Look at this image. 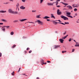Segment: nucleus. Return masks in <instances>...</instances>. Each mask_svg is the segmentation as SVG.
<instances>
[{"label":"nucleus","mask_w":79,"mask_h":79,"mask_svg":"<svg viewBox=\"0 0 79 79\" xmlns=\"http://www.w3.org/2000/svg\"><path fill=\"white\" fill-rule=\"evenodd\" d=\"M53 10H55V8L54 7H53Z\"/></svg>","instance_id":"nucleus-54"},{"label":"nucleus","mask_w":79,"mask_h":79,"mask_svg":"<svg viewBox=\"0 0 79 79\" xmlns=\"http://www.w3.org/2000/svg\"><path fill=\"white\" fill-rule=\"evenodd\" d=\"M28 23H32L33 24H34V23H33V22H28Z\"/></svg>","instance_id":"nucleus-39"},{"label":"nucleus","mask_w":79,"mask_h":79,"mask_svg":"<svg viewBox=\"0 0 79 79\" xmlns=\"http://www.w3.org/2000/svg\"><path fill=\"white\" fill-rule=\"evenodd\" d=\"M57 7H60V6H56Z\"/></svg>","instance_id":"nucleus-53"},{"label":"nucleus","mask_w":79,"mask_h":79,"mask_svg":"<svg viewBox=\"0 0 79 79\" xmlns=\"http://www.w3.org/2000/svg\"><path fill=\"white\" fill-rule=\"evenodd\" d=\"M17 9H18V7H17L16 8V10L17 11Z\"/></svg>","instance_id":"nucleus-59"},{"label":"nucleus","mask_w":79,"mask_h":79,"mask_svg":"<svg viewBox=\"0 0 79 79\" xmlns=\"http://www.w3.org/2000/svg\"><path fill=\"white\" fill-rule=\"evenodd\" d=\"M75 47H79V44H75Z\"/></svg>","instance_id":"nucleus-28"},{"label":"nucleus","mask_w":79,"mask_h":79,"mask_svg":"<svg viewBox=\"0 0 79 79\" xmlns=\"http://www.w3.org/2000/svg\"><path fill=\"white\" fill-rule=\"evenodd\" d=\"M14 11H13L12 9H9L8 10V12L9 13H11L12 14H13Z\"/></svg>","instance_id":"nucleus-5"},{"label":"nucleus","mask_w":79,"mask_h":79,"mask_svg":"<svg viewBox=\"0 0 79 79\" xmlns=\"http://www.w3.org/2000/svg\"><path fill=\"white\" fill-rule=\"evenodd\" d=\"M6 11H3V10L0 11V13H6Z\"/></svg>","instance_id":"nucleus-17"},{"label":"nucleus","mask_w":79,"mask_h":79,"mask_svg":"<svg viewBox=\"0 0 79 79\" xmlns=\"http://www.w3.org/2000/svg\"><path fill=\"white\" fill-rule=\"evenodd\" d=\"M66 16H68V17H69V18H73V17L72 16L69 15H71V13L70 12H67L66 13Z\"/></svg>","instance_id":"nucleus-2"},{"label":"nucleus","mask_w":79,"mask_h":79,"mask_svg":"<svg viewBox=\"0 0 79 79\" xmlns=\"http://www.w3.org/2000/svg\"><path fill=\"white\" fill-rule=\"evenodd\" d=\"M55 21H59V22H60V23L61 22V21L60 20H56Z\"/></svg>","instance_id":"nucleus-32"},{"label":"nucleus","mask_w":79,"mask_h":79,"mask_svg":"<svg viewBox=\"0 0 79 79\" xmlns=\"http://www.w3.org/2000/svg\"><path fill=\"white\" fill-rule=\"evenodd\" d=\"M59 47H60V45H55L54 46V48L56 49V48H58Z\"/></svg>","instance_id":"nucleus-10"},{"label":"nucleus","mask_w":79,"mask_h":79,"mask_svg":"<svg viewBox=\"0 0 79 79\" xmlns=\"http://www.w3.org/2000/svg\"><path fill=\"white\" fill-rule=\"evenodd\" d=\"M43 19H47L48 18H50V17L47 16H45L44 17H43Z\"/></svg>","instance_id":"nucleus-14"},{"label":"nucleus","mask_w":79,"mask_h":79,"mask_svg":"<svg viewBox=\"0 0 79 79\" xmlns=\"http://www.w3.org/2000/svg\"><path fill=\"white\" fill-rule=\"evenodd\" d=\"M41 61L42 63H44V60H41Z\"/></svg>","instance_id":"nucleus-50"},{"label":"nucleus","mask_w":79,"mask_h":79,"mask_svg":"<svg viewBox=\"0 0 79 79\" xmlns=\"http://www.w3.org/2000/svg\"><path fill=\"white\" fill-rule=\"evenodd\" d=\"M77 23H79V22L77 21Z\"/></svg>","instance_id":"nucleus-60"},{"label":"nucleus","mask_w":79,"mask_h":79,"mask_svg":"<svg viewBox=\"0 0 79 79\" xmlns=\"http://www.w3.org/2000/svg\"><path fill=\"white\" fill-rule=\"evenodd\" d=\"M51 18H53L54 19H55V16H54L53 14H51Z\"/></svg>","instance_id":"nucleus-13"},{"label":"nucleus","mask_w":79,"mask_h":79,"mask_svg":"<svg viewBox=\"0 0 79 79\" xmlns=\"http://www.w3.org/2000/svg\"><path fill=\"white\" fill-rule=\"evenodd\" d=\"M18 22V20H15L13 21V23H17Z\"/></svg>","instance_id":"nucleus-24"},{"label":"nucleus","mask_w":79,"mask_h":79,"mask_svg":"<svg viewBox=\"0 0 79 79\" xmlns=\"http://www.w3.org/2000/svg\"><path fill=\"white\" fill-rule=\"evenodd\" d=\"M16 45H14L13 46L11 47L12 48H15V47H16Z\"/></svg>","instance_id":"nucleus-23"},{"label":"nucleus","mask_w":79,"mask_h":79,"mask_svg":"<svg viewBox=\"0 0 79 79\" xmlns=\"http://www.w3.org/2000/svg\"><path fill=\"white\" fill-rule=\"evenodd\" d=\"M75 16H77V13H75Z\"/></svg>","instance_id":"nucleus-49"},{"label":"nucleus","mask_w":79,"mask_h":79,"mask_svg":"<svg viewBox=\"0 0 79 79\" xmlns=\"http://www.w3.org/2000/svg\"><path fill=\"white\" fill-rule=\"evenodd\" d=\"M68 8H69V10H73V7L71 6H67Z\"/></svg>","instance_id":"nucleus-9"},{"label":"nucleus","mask_w":79,"mask_h":79,"mask_svg":"<svg viewBox=\"0 0 79 79\" xmlns=\"http://www.w3.org/2000/svg\"><path fill=\"white\" fill-rule=\"evenodd\" d=\"M31 52H32V51L30 50L29 52V53H31Z\"/></svg>","instance_id":"nucleus-42"},{"label":"nucleus","mask_w":79,"mask_h":79,"mask_svg":"<svg viewBox=\"0 0 79 79\" xmlns=\"http://www.w3.org/2000/svg\"><path fill=\"white\" fill-rule=\"evenodd\" d=\"M68 35H67L66 36H64L63 38V39H66V37H68Z\"/></svg>","instance_id":"nucleus-21"},{"label":"nucleus","mask_w":79,"mask_h":79,"mask_svg":"<svg viewBox=\"0 0 79 79\" xmlns=\"http://www.w3.org/2000/svg\"><path fill=\"white\" fill-rule=\"evenodd\" d=\"M58 2H60V0H57Z\"/></svg>","instance_id":"nucleus-62"},{"label":"nucleus","mask_w":79,"mask_h":79,"mask_svg":"<svg viewBox=\"0 0 79 79\" xmlns=\"http://www.w3.org/2000/svg\"><path fill=\"white\" fill-rule=\"evenodd\" d=\"M66 52V51H63L62 52V53H65Z\"/></svg>","instance_id":"nucleus-27"},{"label":"nucleus","mask_w":79,"mask_h":79,"mask_svg":"<svg viewBox=\"0 0 79 79\" xmlns=\"http://www.w3.org/2000/svg\"><path fill=\"white\" fill-rule=\"evenodd\" d=\"M40 15H39L36 16V18H40Z\"/></svg>","instance_id":"nucleus-20"},{"label":"nucleus","mask_w":79,"mask_h":79,"mask_svg":"<svg viewBox=\"0 0 79 79\" xmlns=\"http://www.w3.org/2000/svg\"><path fill=\"white\" fill-rule=\"evenodd\" d=\"M9 1H10V2H12V1H13L14 0H8Z\"/></svg>","instance_id":"nucleus-52"},{"label":"nucleus","mask_w":79,"mask_h":79,"mask_svg":"<svg viewBox=\"0 0 79 79\" xmlns=\"http://www.w3.org/2000/svg\"><path fill=\"white\" fill-rule=\"evenodd\" d=\"M10 26H3V27H6V29H9V28H10Z\"/></svg>","instance_id":"nucleus-15"},{"label":"nucleus","mask_w":79,"mask_h":79,"mask_svg":"<svg viewBox=\"0 0 79 79\" xmlns=\"http://www.w3.org/2000/svg\"><path fill=\"white\" fill-rule=\"evenodd\" d=\"M13 12L14 13H13V14H18V12L17 11H15V12L13 11Z\"/></svg>","instance_id":"nucleus-22"},{"label":"nucleus","mask_w":79,"mask_h":79,"mask_svg":"<svg viewBox=\"0 0 79 79\" xmlns=\"http://www.w3.org/2000/svg\"><path fill=\"white\" fill-rule=\"evenodd\" d=\"M11 74L12 76H14V75H15V72H13V73H11Z\"/></svg>","instance_id":"nucleus-26"},{"label":"nucleus","mask_w":79,"mask_h":79,"mask_svg":"<svg viewBox=\"0 0 79 79\" xmlns=\"http://www.w3.org/2000/svg\"><path fill=\"white\" fill-rule=\"evenodd\" d=\"M74 11H77V8L74 9Z\"/></svg>","instance_id":"nucleus-29"},{"label":"nucleus","mask_w":79,"mask_h":79,"mask_svg":"<svg viewBox=\"0 0 79 79\" xmlns=\"http://www.w3.org/2000/svg\"><path fill=\"white\" fill-rule=\"evenodd\" d=\"M74 52V49H72V52Z\"/></svg>","instance_id":"nucleus-43"},{"label":"nucleus","mask_w":79,"mask_h":79,"mask_svg":"<svg viewBox=\"0 0 79 79\" xmlns=\"http://www.w3.org/2000/svg\"><path fill=\"white\" fill-rule=\"evenodd\" d=\"M14 34V32H11V33H10V34L11 35H13V34Z\"/></svg>","instance_id":"nucleus-30"},{"label":"nucleus","mask_w":79,"mask_h":79,"mask_svg":"<svg viewBox=\"0 0 79 79\" xmlns=\"http://www.w3.org/2000/svg\"><path fill=\"white\" fill-rule=\"evenodd\" d=\"M17 9H18V11H19V8H18V7H17Z\"/></svg>","instance_id":"nucleus-57"},{"label":"nucleus","mask_w":79,"mask_h":79,"mask_svg":"<svg viewBox=\"0 0 79 79\" xmlns=\"http://www.w3.org/2000/svg\"><path fill=\"white\" fill-rule=\"evenodd\" d=\"M36 79H40L39 77H37L36 78Z\"/></svg>","instance_id":"nucleus-55"},{"label":"nucleus","mask_w":79,"mask_h":79,"mask_svg":"<svg viewBox=\"0 0 79 79\" xmlns=\"http://www.w3.org/2000/svg\"><path fill=\"white\" fill-rule=\"evenodd\" d=\"M40 4H42L43 2H44V0H40Z\"/></svg>","instance_id":"nucleus-18"},{"label":"nucleus","mask_w":79,"mask_h":79,"mask_svg":"<svg viewBox=\"0 0 79 79\" xmlns=\"http://www.w3.org/2000/svg\"><path fill=\"white\" fill-rule=\"evenodd\" d=\"M58 1H57L56 4V5H58Z\"/></svg>","instance_id":"nucleus-38"},{"label":"nucleus","mask_w":79,"mask_h":79,"mask_svg":"<svg viewBox=\"0 0 79 79\" xmlns=\"http://www.w3.org/2000/svg\"><path fill=\"white\" fill-rule=\"evenodd\" d=\"M60 17L61 18L63 19L64 20H68V19H68V18L64 16H60Z\"/></svg>","instance_id":"nucleus-3"},{"label":"nucleus","mask_w":79,"mask_h":79,"mask_svg":"<svg viewBox=\"0 0 79 79\" xmlns=\"http://www.w3.org/2000/svg\"><path fill=\"white\" fill-rule=\"evenodd\" d=\"M1 21H3V22H7V20L4 19H2L1 20Z\"/></svg>","instance_id":"nucleus-19"},{"label":"nucleus","mask_w":79,"mask_h":79,"mask_svg":"<svg viewBox=\"0 0 79 79\" xmlns=\"http://www.w3.org/2000/svg\"><path fill=\"white\" fill-rule=\"evenodd\" d=\"M27 52H26V51H25V53H26Z\"/></svg>","instance_id":"nucleus-64"},{"label":"nucleus","mask_w":79,"mask_h":79,"mask_svg":"<svg viewBox=\"0 0 79 79\" xmlns=\"http://www.w3.org/2000/svg\"><path fill=\"white\" fill-rule=\"evenodd\" d=\"M19 70H21V68H20L19 69Z\"/></svg>","instance_id":"nucleus-61"},{"label":"nucleus","mask_w":79,"mask_h":79,"mask_svg":"<svg viewBox=\"0 0 79 79\" xmlns=\"http://www.w3.org/2000/svg\"><path fill=\"white\" fill-rule=\"evenodd\" d=\"M47 63H51V62H50V61H49V60H48L47 61Z\"/></svg>","instance_id":"nucleus-37"},{"label":"nucleus","mask_w":79,"mask_h":79,"mask_svg":"<svg viewBox=\"0 0 79 79\" xmlns=\"http://www.w3.org/2000/svg\"><path fill=\"white\" fill-rule=\"evenodd\" d=\"M78 7V6H75V7H74V8H77Z\"/></svg>","instance_id":"nucleus-47"},{"label":"nucleus","mask_w":79,"mask_h":79,"mask_svg":"<svg viewBox=\"0 0 79 79\" xmlns=\"http://www.w3.org/2000/svg\"><path fill=\"white\" fill-rule=\"evenodd\" d=\"M4 27H3H3L1 28L2 29V31L3 32H5V28H3Z\"/></svg>","instance_id":"nucleus-16"},{"label":"nucleus","mask_w":79,"mask_h":79,"mask_svg":"<svg viewBox=\"0 0 79 79\" xmlns=\"http://www.w3.org/2000/svg\"><path fill=\"white\" fill-rule=\"evenodd\" d=\"M64 24H69V22H65Z\"/></svg>","instance_id":"nucleus-31"},{"label":"nucleus","mask_w":79,"mask_h":79,"mask_svg":"<svg viewBox=\"0 0 79 79\" xmlns=\"http://www.w3.org/2000/svg\"><path fill=\"white\" fill-rule=\"evenodd\" d=\"M53 24H57V23H58V24H63V25H65V24H64L63 23H60V22H53Z\"/></svg>","instance_id":"nucleus-6"},{"label":"nucleus","mask_w":79,"mask_h":79,"mask_svg":"<svg viewBox=\"0 0 79 79\" xmlns=\"http://www.w3.org/2000/svg\"><path fill=\"white\" fill-rule=\"evenodd\" d=\"M69 42H71V39L69 38Z\"/></svg>","instance_id":"nucleus-34"},{"label":"nucleus","mask_w":79,"mask_h":79,"mask_svg":"<svg viewBox=\"0 0 79 79\" xmlns=\"http://www.w3.org/2000/svg\"><path fill=\"white\" fill-rule=\"evenodd\" d=\"M19 71H20V70H19L18 71V72H19Z\"/></svg>","instance_id":"nucleus-63"},{"label":"nucleus","mask_w":79,"mask_h":79,"mask_svg":"<svg viewBox=\"0 0 79 79\" xmlns=\"http://www.w3.org/2000/svg\"><path fill=\"white\" fill-rule=\"evenodd\" d=\"M66 34V32L65 31L64 33H63V35H65V34Z\"/></svg>","instance_id":"nucleus-36"},{"label":"nucleus","mask_w":79,"mask_h":79,"mask_svg":"<svg viewBox=\"0 0 79 79\" xmlns=\"http://www.w3.org/2000/svg\"><path fill=\"white\" fill-rule=\"evenodd\" d=\"M2 56V53L0 52V57Z\"/></svg>","instance_id":"nucleus-44"},{"label":"nucleus","mask_w":79,"mask_h":79,"mask_svg":"<svg viewBox=\"0 0 79 79\" xmlns=\"http://www.w3.org/2000/svg\"><path fill=\"white\" fill-rule=\"evenodd\" d=\"M16 6H17V7H18V6H19V3H18L16 5Z\"/></svg>","instance_id":"nucleus-33"},{"label":"nucleus","mask_w":79,"mask_h":79,"mask_svg":"<svg viewBox=\"0 0 79 79\" xmlns=\"http://www.w3.org/2000/svg\"><path fill=\"white\" fill-rule=\"evenodd\" d=\"M47 64V62L43 63L44 64Z\"/></svg>","instance_id":"nucleus-48"},{"label":"nucleus","mask_w":79,"mask_h":79,"mask_svg":"<svg viewBox=\"0 0 79 79\" xmlns=\"http://www.w3.org/2000/svg\"><path fill=\"white\" fill-rule=\"evenodd\" d=\"M72 6H73V8H74L75 6H75V5L74 4H73L72 5Z\"/></svg>","instance_id":"nucleus-40"},{"label":"nucleus","mask_w":79,"mask_h":79,"mask_svg":"<svg viewBox=\"0 0 79 79\" xmlns=\"http://www.w3.org/2000/svg\"><path fill=\"white\" fill-rule=\"evenodd\" d=\"M37 22L38 24H41V25H43V22L40 21V20H36V21H35V23H37Z\"/></svg>","instance_id":"nucleus-1"},{"label":"nucleus","mask_w":79,"mask_h":79,"mask_svg":"<svg viewBox=\"0 0 79 79\" xmlns=\"http://www.w3.org/2000/svg\"><path fill=\"white\" fill-rule=\"evenodd\" d=\"M27 19H22L20 20V21L21 22H23V21H26V20H27Z\"/></svg>","instance_id":"nucleus-11"},{"label":"nucleus","mask_w":79,"mask_h":79,"mask_svg":"<svg viewBox=\"0 0 79 79\" xmlns=\"http://www.w3.org/2000/svg\"><path fill=\"white\" fill-rule=\"evenodd\" d=\"M62 3L63 5H68V4H66V3H64L63 2H62Z\"/></svg>","instance_id":"nucleus-25"},{"label":"nucleus","mask_w":79,"mask_h":79,"mask_svg":"<svg viewBox=\"0 0 79 79\" xmlns=\"http://www.w3.org/2000/svg\"><path fill=\"white\" fill-rule=\"evenodd\" d=\"M30 48H27V50H29Z\"/></svg>","instance_id":"nucleus-46"},{"label":"nucleus","mask_w":79,"mask_h":79,"mask_svg":"<svg viewBox=\"0 0 79 79\" xmlns=\"http://www.w3.org/2000/svg\"><path fill=\"white\" fill-rule=\"evenodd\" d=\"M4 4H8V3L6 2V3H4Z\"/></svg>","instance_id":"nucleus-56"},{"label":"nucleus","mask_w":79,"mask_h":79,"mask_svg":"<svg viewBox=\"0 0 79 79\" xmlns=\"http://www.w3.org/2000/svg\"><path fill=\"white\" fill-rule=\"evenodd\" d=\"M25 7H24V6H22L20 7V9H22V10H24L25 9Z\"/></svg>","instance_id":"nucleus-12"},{"label":"nucleus","mask_w":79,"mask_h":79,"mask_svg":"<svg viewBox=\"0 0 79 79\" xmlns=\"http://www.w3.org/2000/svg\"><path fill=\"white\" fill-rule=\"evenodd\" d=\"M53 3H54V2H53L52 3L51 2H48L47 3V5L48 6H52V5H53Z\"/></svg>","instance_id":"nucleus-7"},{"label":"nucleus","mask_w":79,"mask_h":79,"mask_svg":"<svg viewBox=\"0 0 79 79\" xmlns=\"http://www.w3.org/2000/svg\"><path fill=\"white\" fill-rule=\"evenodd\" d=\"M22 2H26V0H22Z\"/></svg>","instance_id":"nucleus-35"},{"label":"nucleus","mask_w":79,"mask_h":79,"mask_svg":"<svg viewBox=\"0 0 79 79\" xmlns=\"http://www.w3.org/2000/svg\"><path fill=\"white\" fill-rule=\"evenodd\" d=\"M73 41H74V42H76V40H73Z\"/></svg>","instance_id":"nucleus-58"},{"label":"nucleus","mask_w":79,"mask_h":79,"mask_svg":"<svg viewBox=\"0 0 79 79\" xmlns=\"http://www.w3.org/2000/svg\"><path fill=\"white\" fill-rule=\"evenodd\" d=\"M3 24V23H0V25H2Z\"/></svg>","instance_id":"nucleus-45"},{"label":"nucleus","mask_w":79,"mask_h":79,"mask_svg":"<svg viewBox=\"0 0 79 79\" xmlns=\"http://www.w3.org/2000/svg\"><path fill=\"white\" fill-rule=\"evenodd\" d=\"M59 41L60 42V43L63 44V41H64V40L63 39H59Z\"/></svg>","instance_id":"nucleus-8"},{"label":"nucleus","mask_w":79,"mask_h":79,"mask_svg":"<svg viewBox=\"0 0 79 79\" xmlns=\"http://www.w3.org/2000/svg\"><path fill=\"white\" fill-rule=\"evenodd\" d=\"M35 11H36V10H32V12H35Z\"/></svg>","instance_id":"nucleus-51"},{"label":"nucleus","mask_w":79,"mask_h":79,"mask_svg":"<svg viewBox=\"0 0 79 79\" xmlns=\"http://www.w3.org/2000/svg\"><path fill=\"white\" fill-rule=\"evenodd\" d=\"M47 21H50V19H47Z\"/></svg>","instance_id":"nucleus-41"},{"label":"nucleus","mask_w":79,"mask_h":79,"mask_svg":"<svg viewBox=\"0 0 79 79\" xmlns=\"http://www.w3.org/2000/svg\"><path fill=\"white\" fill-rule=\"evenodd\" d=\"M57 13L58 15H61V12H60V10L58 9L57 10Z\"/></svg>","instance_id":"nucleus-4"}]
</instances>
